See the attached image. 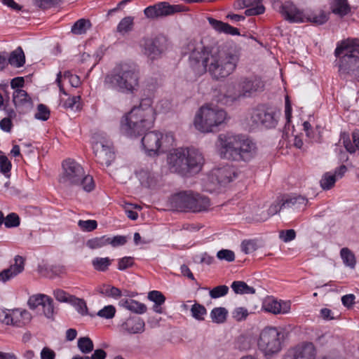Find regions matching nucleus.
<instances>
[{
	"label": "nucleus",
	"instance_id": "obj_36",
	"mask_svg": "<svg viewBox=\"0 0 359 359\" xmlns=\"http://www.w3.org/2000/svg\"><path fill=\"white\" fill-rule=\"evenodd\" d=\"M231 287L236 294H244L255 293V289L251 286H249L246 283L243 281H233Z\"/></svg>",
	"mask_w": 359,
	"mask_h": 359
},
{
	"label": "nucleus",
	"instance_id": "obj_6",
	"mask_svg": "<svg viewBox=\"0 0 359 359\" xmlns=\"http://www.w3.org/2000/svg\"><path fill=\"white\" fill-rule=\"evenodd\" d=\"M107 79L121 93H134L138 90L140 69L133 62H121L117 65L111 76Z\"/></svg>",
	"mask_w": 359,
	"mask_h": 359
},
{
	"label": "nucleus",
	"instance_id": "obj_61",
	"mask_svg": "<svg viewBox=\"0 0 359 359\" xmlns=\"http://www.w3.org/2000/svg\"><path fill=\"white\" fill-rule=\"evenodd\" d=\"M127 242L126 237L124 236H116L113 238L108 237V245L113 247H118L125 245Z\"/></svg>",
	"mask_w": 359,
	"mask_h": 359
},
{
	"label": "nucleus",
	"instance_id": "obj_27",
	"mask_svg": "<svg viewBox=\"0 0 359 359\" xmlns=\"http://www.w3.org/2000/svg\"><path fill=\"white\" fill-rule=\"evenodd\" d=\"M328 20L329 13L323 10L306 13L305 22H309L316 25H321L327 22Z\"/></svg>",
	"mask_w": 359,
	"mask_h": 359
},
{
	"label": "nucleus",
	"instance_id": "obj_62",
	"mask_svg": "<svg viewBox=\"0 0 359 359\" xmlns=\"http://www.w3.org/2000/svg\"><path fill=\"white\" fill-rule=\"evenodd\" d=\"M280 237L284 242H290L295 238L296 233L293 229L282 231Z\"/></svg>",
	"mask_w": 359,
	"mask_h": 359
},
{
	"label": "nucleus",
	"instance_id": "obj_58",
	"mask_svg": "<svg viewBox=\"0 0 359 359\" xmlns=\"http://www.w3.org/2000/svg\"><path fill=\"white\" fill-rule=\"evenodd\" d=\"M108 245V236H102L91 238V249L100 248Z\"/></svg>",
	"mask_w": 359,
	"mask_h": 359
},
{
	"label": "nucleus",
	"instance_id": "obj_9",
	"mask_svg": "<svg viewBox=\"0 0 359 359\" xmlns=\"http://www.w3.org/2000/svg\"><path fill=\"white\" fill-rule=\"evenodd\" d=\"M278 116L279 113L274 107L259 104L249 110L247 119L252 126H262L269 129L276 128Z\"/></svg>",
	"mask_w": 359,
	"mask_h": 359
},
{
	"label": "nucleus",
	"instance_id": "obj_29",
	"mask_svg": "<svg viewBox=\"0 0 359 359\" xmlns=\"http://www.w3.org/2000/svg\"><path fill=\"white\" fill-rule=\"evenodd\" d=\"M119 305L133 313L142 314L147 311V306L134 299H121Z\"/></svg>",
	"mask_w": 359,
	"mask_h": 359
},
{
	"label": "nucleus",
	"instance_id": "obj_64",
	"mask_svg": "<svg viewBox=\"0 0 359 359\" xmlns=\"http://www.w3.org/2000/svg\"><path fill=\"white\" fill-rule=\"evenodd\" d=\"M55 353L48 347H44L41 352V359H55Z\"/></svg>",
	"mask_w": 359,
	"mask_h": 359
},
{
	"label": "nucleus",
	"instance_id": "obj_51",
	"mask_svg": "<svg viewBox=\"0 0 359 359\" xmlns=\"http://www.w3.org/2000/svg\"><path fill=\"white\" fill-rule=\"evenodd\" d=\"M241 250L245 254H250L257 250V243L254 240H244L241 245Z\"/></svg>",
	"mask_w": 359,
	"mask_h": 359
},
{
	"label": "nucleus",
	"instance_id": "obj_17",
	"mask_svg": "<svg viewBox=\"0 0 359 359\" xmlns=\"http://www.w3.org/2000/svg\"><path fill=\"white\" fill-rule=\"evenodd\" d=\"M316 350L313 343L305 342L291 349L285 359H316Z\"/></svg>",
	"mask_w": 359,
	"mask_h": 359
},
{
	"label": "nucleus",
	"instance_id": "obj_5",
	"mask_svg": "<svg viewBox=\"0 0 359 359\" xmlns=\"http://www.w3.org/2000/svg\"><path fill=\"white\" fill-rule=\"evenodd\" d=\"M167 161L171 172L187 176L201 170L204 158L194 148H177L168 155Z\"/></svg>",
	"mask_w": 359,
	"mask_h": 359
},
{
	"label": "nucleus",
	"instance_id": "obj_11",
	"mask_svg": "<svg viewBox=\"0 0 359 359\" xmlns=\"http://www.w3.org/2000/svg\"><path fill=\"white\" fill-rule=\"evenodd\" d=\"M83 168L72 158L62 161V172L59 176V183L64 187L82 184L87 179Z\"/></svg>",
	"mask_w": 359,
	"mask_h": 359
},
{
	"label": "nucleus",
	"instance_id": "obj_43",
	"mask_svg": "<svg viewBox=\"0 0 359 359\" xmlns=\"http://www.w3.org/2000/svg\"><path fill=\"white\" fill-rule=\"evenodd\" d=\"M12 164L6 156L0 151V171L6 177H9Z\"/></svg>",
	"mask_w": 359,
	"mask_h": 359
},
{
	"label": "nucleus",
	"instance_id": "obj_49",
	"mask_svg": "<svg viewBox=\"0 0 359 359\" xmlns=\"http://www.w3.org/2000/svg\"><path fill=\"white\" fill-rule=\"evenodd\" d=\"M148 299L154 302V304L163 305L165 302V297L158 290H152L148 293Z\"/></svg>",
	"mask_w": 359,
	"mask_h": 359
},
{
	"label": "nucleus",
	"instance_id": "obj_24",
	"mask_svg": "<svg viewBox=\"0 0 359 359\" xmlns=\"http://www.w3.org/2000/svg\"><path fill=\"white\" fill-rule=\"evenodd\" d=\"M208 22L211 27L219 34H225L232 36L239 35L240 32L238 28L231 26L226 22L216 20L212 18H208Z\"/></svg>",
	"mask_w": 359,
	"mask_h": 359
},
{
	"label": "nucleus",
	"instance_id": "obj_12",
	"mask_svg": "<svg viewBox=\"0 0 359 359\" xmlns=\"http://www.w3.org/2000/svg\"><path fill=\"white\" fill-rule=\"evenodd\" d=\"M91 147L98 163L109 166L115 159L114 148L104 134H94L91 137Z\"/></svg>",
	"mask_w": 359,
	"mask_h": 359
},
{
	"label": "nucleus",
	"instance_id": "obj_53",
	"mask_svg": "<svg viewBox=\"0 0 359 359\" xmlns=\"http://www.w3.org/2000/svg\"><path fill=\"white\" fill-rule=\"evenodd\" d=\"M79 99H80L79 96H73L72 97H69L67 100H65L60 104L65 109H74V108H75L77 110L79 108Z\"/></svg>",
	"mask_w": 359,
	"mask_h": 359
},
{
	"label": "nucleus",
	"instance_id": "obj_4",
	"mask_svg": "<svg viewBox=\"0 0 359 359\" xmlns=\"http://www.w3.org/2000/svg\"><path fill=\"white\" fill-rule=\"evenodd\" d=\"M334 55L339 59L340 77L359 81V39L348 38L339 43Z\"/></svg>",
	"mask_w": 359,
	"mask_h": 359
},
{
	"label": "nucleus",
	"instance_id": "obj_16",
	"mask_svg": "<svg viewBox=\"0 0 359 359\" xmlns=\"http://www.w3.org/2000/svg\"><path fill=\"white\" fill-rule=\"evenodd\" d=\"M279 12L284 20L290 23L305 22L306 13L299 9L291 1L283 3L279 8Z\"/></svg>",
	"mask_w": 359,
	"mask_h": 359
},
{
	"label": "nucleus",
	"instance_id": "obj_45",
	"mask_svg": "<svg viewBox=\"0 0 359 359\" xmlns=\"http://www.w3.org/2000/svg\"><path fill=\"white\" fill-rule=\"evenodd\" d=\"M116 312V310L114 306L107 305L100 309L97 313V316L104 319H111L115 316Z\"/></svg>",
	"mask_w": 359,
	"mask_h": 359
},
{
	"label": "nucleus",
	"instance_id": "obj_35",
	"mask_svg": "<svg viewBox=\"0 0 359 359\" xmlns=\"http://www.w3.org/2000/svg\"><path fill=\"white\" fill-rule=\"evenodd\" d=\"M113 259L109 257H95L92 260V265L93 268L100 272H105L109 269Z\"/></svg>",
	"mask_w": 359,
	"mask_h": 359
},
{
	"label": "nucleus",
	"instance_id": "obj_50",
	"mask_svg": "<svg viewBox=\"0 0 359 359\" xmlns=\"http://www.w3.org/2000/svg\"><path fill=\"white\" fill-rule=\"evenodd\" d=\"M229 292V287L222 285L213 287L210 291V296L212 299H217L225 296Z\"/></svg>",
	"mask_w": 359,
	"mask_h": 359
},
{
	"label": "nucleus",
	"instance_id": "obj_8",
	"mask_svg": "<svg viewBox=\"0 0 359 359\" xmlns=\"http://www.w3.org/2000/svg\"><path fill=\"white\" fill-rule=\"evenodd\" d=\"M226 118L224 110L207 104L200 108L194 118L196 128L203 133L214 130V128L223 123Z\"/></svg>",
	"mask_w": 359,
	"mask_h": 359
},
{
	"label": "nucleus",
	"instance_id": "obj_23",
	"mask_svg": "<svg viewBox=\"0 0 359 359\" xmlns=\"http://www.w3.org/2000/svg\"><path fill=\"white\" fill-rule=\"evenodd\" d=\"M262 0H239L238 5L246 8L245 14L247 16L258 15L265 12V7L262 4Z\"/></svg>",
	"mask_w": 359,
	"mask_h": 359
},
{
	"label": "nucleus",
	"instance_id": "obj_33",
	"mask_svg": "<svg viewBox=\"0 0 359 359\" xmlns=\"http://www.w3.org/2000/svg\"><path fill=\"white\" fill-rule=\"evenodd\" d=\"M134 27V18L132 16H127L123 18L118 24L116 31L121 35L131 32Z\"/></svg>",
	"mask_w": 359,
	"mask_h": 359
},
{
	"label": "nucleus",
	"instance_id": "obj_20",
	"mask_svg": "<svg viewBox=\"0 0 359 359\" xmlns=\"http://www.w3.org/2000/svg\"><path fill=\"white\" fill-rule=\"evenodd\" d=\"M14 261L15 263L13 264H11L9 268L4 269L0 273V280L3 283L13 278L23 271L25 269V259L20 255H16Z\"/></svg>",
	"mask_w": 359,
	"mask_h": 359
},
{
	"label": "nucleus",
	"instance_id": "obj_25",
	"mask_svg": "<svg viewBox=\"0 0 359 359\" xmlns=\"http://www.w3.org/2000/svg\"><path fill=\"white\" fill-rule=\"evenodd\" d=\"M144 321L140 317H130L123 324L122 328L130 334L142 333L144 330Z\"/></svg>",
	"mask_w": 359,
	"mask_h": 359
},
{
	"label": "nucleus",
	"instance_id": "obj_34",
	"mask_svg": "<svg viewBox=\"0 0 359 359\" xmlns=\"http://www.w3.org/2000/svg\"><path fill=\"white\" fill-rule=\"evenodd\" d=\"M340 256L343 263L351 269L356 265V259L354 253L348 248H343L340 250Z\"/></svg>",
	"mask_w": 359,
	"mask_h": 359
},
{
	"label": "nucleus",
	"instance_id": "obj_28",
	"mask_svg": "<svg viewBox=\"0 0 359 359\" xmlns=\"http://www.w3.org/2000/svg\"><path fill=\"white\" fill-rule=\"evenodd\" d=\"M283 205L285 208L301 209L308 203V199L302 196H283Z\"/></svg>",
	"mask_w": 359,
	"mask_h": 359
},
{
	"label": "nucleus",
	"instance_id": "obj_44",
	"mask_svg": "<svg viewBox=\"0 0 359 359\" xmlns=\"http://www.w3.org/2000/svg\"><path fill=\"white\" fill-rule=\"evenodd\" d=\"M192 316L198 320H204V316L207 313V310L204 306L199 304H194L191 309Z\"/></svg>",
	"mask_w": 359,
	"mask_h": 359
},
{
	"label": "nucleus",
	"instance_id": "obj_26",
	"mask_svg": "<svg viewBox=\"0 0 359 359\" xmlns=\"http://www.w3.org/2000/svg\"><path fill=\"white\" fill-rule=\"evenodd\" d=\"M330 9L333 14L339 18H344L351 12V6L348 0H332Z\"/></svg>",
	"mask_w": 359,
	"mask_h": 359
},
{
	"label": "nucleus",
	"instance_id": "obj_52",
	"mask_svg": "<svg viewBox=\"0 0 359 359\" xmlns=\"http://www.w3.org/2000/svg\"><path fill=\"white\" fill-rule=\"evenodd\" d=\"M50 116L49 109L43 104H39L37 107V112L35 114V118L41 121H46Z\"/></svg>",
	"mask_w": 359,
	"mask_h": 359
},
{
	"label": "nucleus",
	"instance_id": "obj_40",
	"mask_svg": "<svg viewBox=\"0 0 359 359\" xmlns=\"http://www.w3.org/2000/svg\"><path fill=\"white\" fill-rule=\"evenodd\" d=\"M16 318V317H13V310H0V323L6 325H20V323L17 321Z\"/></svg>",
	"mask_w": 359,
	"mask_h": 359
},
{
	"label": "nucleus",
	"instance_id": "obj_18",
	"mask_svg": "<svg viewBox=\"0 0 359 359\" xmlns=\"http://www.w3.org/2000/svg\"><path fill=\"white\" fill-rule=\"evenodd\" d=\"M53 294L58 302L69 303L74 306L76 311L81 315L87 314L88 308L86 302L83 299L76 298L61 289L55 290Z\"/></svg>",
	"mask_w": 359,
	"mask_h": 359
},
{
	"label": "nucleus",
	"instance_id": "obj_22",
	"mask_svg": "<svg viewBox=\"0 0 359 359\" xmlns=\"http://www.w3.org/2000/svg\"><path fill=\"white\" fill-rule=\"evenodd\" d=\"M265 311L273 314H286L290 312L291 302L290 301L268 299L264 303Z\"/></svg>",
	"mask_w": 359,
	"mask_h": 359
},
{
	"label": "nucleus",
	"instance_id": "obj_48",
	"mask_svg": "<svg viewBox=\"0 0 359 359\" xmlns=\"http://www.w3.org/2000/svg\"><path fill=\"white\" fill-rule=\"evenodd\" d=\"M46 297L47 295L45 294H36L30 297L27 302L29 307L31 309H35L39 306H42Z\"/></svg>",
	"mask_w": 359,
	"mask_h": 359
},
{
	"label": "nucleus",
	"instance_id": "obj_19",
	"mask_svg": "<svg viewBox=\"0 0 359 359\" xmlns=\"http://www.w3.org/2000/svg\"><path fill=\"white\" fill-rule=\"evenodd\" d=\"M13 102L19 113H26L32 107V99L22 89H16L13 94Z\"/></svg>",
	"mask_w": 359,
	"mask_h": 359
},
{
	"label": "nucleus",
	"instance_id": "obj_7",
	"mask_svg": "<svg viewBox=\"0 0 359 359\" xmlns=\"http://www.w3.org/2000/svg\"><path fill=\"white\" fill-rule=\"evenodd\" d=\"M170 203L178 211L194 213L207 211L211 205L208 196L192 191H183L172 195Z\"/></svg>",
	"mask_w": 359,
	"mask_h": 359
},
{
	"label": "nucleus",
	"instance_id": "obj_47",
	"mask_svg": "<svg viewBox=\"0 0 359 359\" xmlns=\"http://www.w3.org/2000/svg\"><path fill=\"white\" fill-rule=\"evenodd\" d=\"M4 223L6 228L17 227L20 224V219L16 213L12 212L4 217Z\"/></svg>",
	"mask_w": 359,
	"mask_h": 359
},
{
	"label": "nucleus",
	"instance_id": "obj_63",
	"mask_svg": "<svg viewBox=\"0 0 359 359\" xmlns=\"http://www.w3.org/2000/svg\"><path fill=\"white\" fill-rule=\"evenodd\" d=\"M12 118H13L5 117L1 119L0 121V128L5 132H11L13 127V123L11 121Z\"/></svg>",
	"mask_w": 359,
	"mask_h": 359
},
{
	"label": "nucleus",
	"instance_id": "obj_2",
	"mask_svg": "<svg viewBox=\"0 0 359 359\" xmlns=\"http://www.w3.org/2000/svg\"><path fill=\"white\" fill-rule=\"evenodd\" d=\"M185 54L189 55V64L198 74L208 72L216 81H222L232 74L238 65L239 55L232 49L212 52L201 43L191 41Z\"/></svg>",
	"mask_w": 359,
	"mask_h": 359
},
{
	"label": "nucleus",
	"instance_id": "obj_37",
	"mask_svg": "<svg viewBox=\"0 0 359 359\" xmlns=\"http://www.w3.org/2000/svg\"><path fill=\"white\" fill-rule=\"evenodd\" d=\"M13 317H16L17 321L20 323V325H14L15 327H18L25 326L32 320V315L26 310H13Z\"/></svg>",
	"mask_w": 359,
	"mask_h": 359
},
{
	"label": "nucleus",
	"instance_id": "obj_38",
	"mask_svg": "<svg viewBox=\"0 0 359 359\" xmlns=\"http://www.w3.org/2000/svg\"><path fill=\"white\" fill-rule=\"evenodd\" d=\"M90 27V21L83 18L79 19L72 25L71 32L75 35L86 34Z\"/></svg>",
	"mask_w": 359,
	"mask_h": 359
},
{
	"label": "nucleus",
	"instance_id": "obj_60",
	"mask_svg": "<svg viewBox=\"0 0 359 359\" xmlns=\"http://www.w3.org/2000/svg\"><path fill=\"white\" fill-rule=\"evenodd\" d=\"M283 197L281 198H278L277 201L269 208L268 214L269 215H274L282 209H284L285 208L283 205Z\"/></svg>",
	"mask_w": 359,
	"mask_h": 359
},
{
	"label": "nucleus",
	"instance_id": "obj_14",
	"mask_svg": "<svg viewBox=\"0 0 359 359\" xmlns=\"http://www.w3.org/2000/svg\"><path fill=\"white\" fill-rule=\"evenodd\" d=\"M265 83L257 75L243 76L238 83L239 95L243 97H252L264 91Z\"/></svg>",
	"mask_w": 359,
	"mask_h": 359
},
{
	"label": "nucleus",
	"instance_id": "obj_56",
	"mask_svg": "<svg viewBox=\"0 0 359 359\" xmlns=\"http://www.w3.org/2000/svg\"><path fill=\"white\" fill-rule=\"evenodd\" d=\"M134 264L133 258L131 257H124L118 259L117 269L120 271H125Z\"/></svg>",
	"mask_w": 359,
	"mask_h": 359
},
{
	"label": "nucleus",
	"instance_id": "obj_57",
	"mask_svg": "<svg viewBox=\"0 0 359 359\" xmlns=\"http://www.w3.org/2000/svg\"><path fill=\"white\" fill-rule=\"evenodd\" d=\"M233 318L237 321H242L247 318L249 315L248 311L244 307H237L232 313Z\"/></svg>",
	"mask_w": 359,
	"mask_h": 359
},
{
	"label": "nucleus",
	"instance_id": "obj_59",
	"mask_svg": "<svg viewBox=\"0 0 359 359\" xmlns=\"http://www.w3.org/2000/svg\"><path fill=\"white\" fill-rule=\"evenodd\" d=\"M78 348L83 353H90V338L88 337L79 338L78 340Z\"/></svg>",
	"mask_w": 359,
	"mask_h": 359
},
{
	"label": "nucleus",
	"instance_id": "obj_42",
	"mask_svg": "<svg viewBox=\"0 0 359 359\" xmlns=\"http://www.w3.org/2000/svg\"><path fill=\"white\" fill-rule=\"evenodd\" d=\"M336 181V176L328 172L323 175L320 183L323 189L329 190L334 187Z\"/></svg>",
	"mask_w": 359,
	"mask_h": 359
},
{
	"label": "nucleus",
	"instance_id": "obj_13",
	"mask_svg": "<svg viewBox=\"0 0 359 359\" xmlns=\"http://www.w3.org/2000/svg\"><path fill=\"white\" fill-rule=\"evenodd\" d=\"M187 11V8L182 4L171 5L167 1H161L145 8L144 13L147 18L157 19Z\"/></svg>",
	"mask_w": 359,
	"mask_h": 359
},
{
	"label": "nucleus",
	"instance_id": "obj_32",
	"mask_svg": "<svg viewBox=\"0 0 359 359\" xmlns=\"http://www.w3.org/2000/svg\"><path fill=\"white\" fill-rule=\"evenodd\" d=\"M353 143L348 136L343 137V144L347 151L351 154L355 153L356 149L359 150V130L352 133Z\"/></svg>",
	"mask_w": 359,
	"mask_h": 359
},
{
	"label": "nucleus",
	"instance_id": "obj_31",
	"mask_svg": "<svg viewBox=\"0 0 359 359\" xmlns=\"http://www.w3.org/2000/svg\"><path fill=\"white\" fill-rule=\"evenodd\" d=\"M8 63L15 67H20L24 65L25 62V56L22 49L18 47L13 50L9 57L8 58Z\"/></svg>",
	"mask_w": 359,
	"mask_h": 359
},
{
	"label": "nucleus",
	"instance_id": "obj_10",
	"mask_svg": "<svg viewBox=\"0 0 359 359\" xmlns=\"http://www.w3.org/2000/svg\"><path fill=\"white\" fill-rule=\"evenodd\" d=\"M284 333L281 329L275 327H266L259 334L258 347L266 355L278 353L282 348Z\"/></svg>",
	"mask_w": 359,
	"mask_h": 359
},
{
	"label": "nucleus",
	"instance_id": "obj_1",
	"mask_svg": "<svg viewBox=\"0 0 359 359\" xmlns=\"http://www.w3.org/2000/svg\"><path fill=\"white\" fill-rule=\"evenodd\" d=\"M152 102L149 97L142 99L138 106H134L122 117L120 130L128 137H137L144 135L142 138V146L145 154L149 156H156L172 147L175 137L172 133H147L154 126L156 119V114L152 107Z\"/></svg>",
	"mask_w": 359,
	"mask_h": 359
},
{
	"label": "nucleus",
	"instance_id": "obj_55",
	"mask_svg": "<svg viewBox=\"0 0 359 359\" xmlns=\"http://www.w3.org/2000/svg\"><path fill=\"white\" fill-rule=\"evenodd\" d=\"M217 257L220 260L233 262L235 259V254L232 250L222 249L217 252Z\"/></svg>",
	"mask_w": 359,
	"mask_h": 359
},
{
	"label": "nucleus",
	"instance_id": "obj_54",
	"mask_svg": "<svg viewBox=\"0 0 359 359\" xmlns=\"http://www.w3.org/2000/svg\"><path fill=\"white\" fill-rule=\"evenodd\" d=\"M35 6L42 9H48L57 5L60 0H33Z\"/></svg>",
	"mask_w": 359,
	"mask_h": 359
},
{
	"label": "nucleus",
	"instance_id": "obj_15",
	"mask_svg": "<svg viewBox=\"0 0 359 359\" xmlns=\"http://www.w3.org/2000/svg\"><path fill=\"white\" fill-rule=\"evenodd\" d=\"M140 46L143 53L152 61L160 58L166 50L165 39L163 36L144 38Z\"/></svg>",
	"mask_w": 359,
	"mask_h": 359
},
{
	"label": "nucleus",
	"instance_id": "obj_30",
	"mask_svg": "<svg viewBox=\"0 0 359 359\" xmlns=\"http://www.w3.org/2000/svg\"><path fill=\"white\" fill-rule=\"evenodd\" d=\"M97 292L102 295L114 299H118L122 296L121 290L111 285L104 284L97 289Z\"/></svg>",
	"mask_w": 359,
	"mask_h": 359
},
{
	"label": "nucleus",
	"instance_id": "obj_46",
	"mask_svg": "<svg viewBox=\"0 0 359 359\" xmlns=\"http://www.w3.org/2000/svg\"><path fill=\"white\" fill-rule=\"evenodd\" d=\"M42 307L45 316L48 318H53L54 315L53 300L50 297H46Z\"/></svg>",
	"mask_w": 359,
	"mask_h": 359
},
{
	"label": "nucleus",
	"instance_id": "obj_41",
	"mask_svg": "<svg viewBox=\"0 0 359 359\" xmlns=\"http://www.w3.org/2000/svg\"><path fill=\"white\" fill-rule=\"evenodd\" d=\"M44 276L49 278H53L65 273L66 269L62 265H52L45 269Z\"/></svg>",
	"mask_w": 359,
	"mask_h": 359
},
{
	"label": "nucleus",
	"instance_id": "obj_21",
	"mask_svg": "<svg viewBox=\"0 0 359 359\" xmlns=\"http://www.w3.org/2000/svg\"><path fill=\"white\" fill-rule=\"evenodd\" d=\"M213 175L216 177L218 183L225 184L232 182L237 178L238 173L236 168L226 164L222 167L217 168L213 170Z\"/></svg>",
	"mask_w": 359,
	"mask_h": 359
},
{
	"label": "nucleus",
	"instance_id": "obj_3",
	"mask_svg": "<svg viewBox=\"0 0 359 359\" xmlns=\"http://www.w3.org/2000/svg\"><path fill=\"white\" fill-rule=\"evenodd\" d=\"M221 158L234 161H251L257 154V146L243 135L220 134L218 137Z\"/></svg>",
	"mask_w": 359,
	"mask_h": 359
},
{
	"label": "nucleus",
	"instance_id": "obj_39",
	"mask_svg": "<svg viewBox=\"0 0 359 359\" xmlns=\"http://www.w3.org/2000/svg\"><path fill=\"white\" fill-rule=\"evenodd\" d=\"M228 311L224 307L214 308L210 312V318L212 322L216 323H223L226 321Z\"/></svg>",
	"mask_w": 359,
	"mask_h": 359
}]
</instances>
